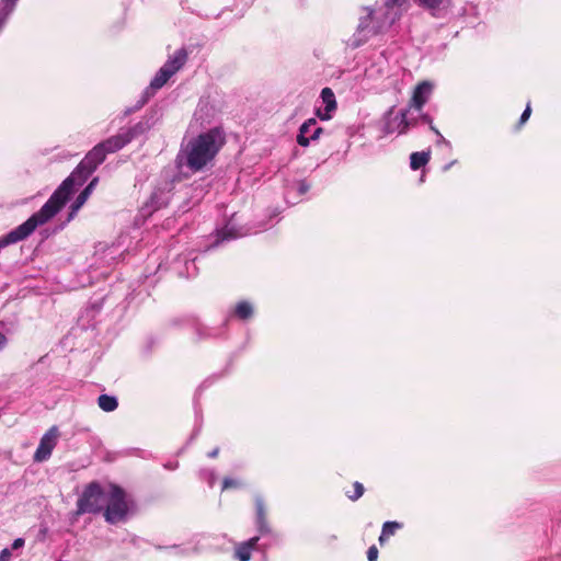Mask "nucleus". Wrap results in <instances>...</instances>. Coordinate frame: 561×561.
Masks as SVG:
<instances>
[{
  "mask_svg": "<svg viewBox=\"0 0 561 561\" xmlns=\"http://www.w3.org/2000/svg\"><path fill=\"white\" fill-rule=\"evenodd\" d=\"M105 159L106 156L101 150V146L95 145L38 211L34 213L26 221L7 234L0 237V250L26 239L38 226L51 219L68 202L75 187L83 185Z\"/></svg>",
  "mask_w": 561,
  "mask_h": 561,
  "instance_id": "obj_1",
  "label": "nucleus"
},
{
  "mask_svg": "<svg viewBox=\"0 0 561 561\" xmlns=\"http://www.w3.org/2000/svg\"><path fill=\"white\" fill-rule=\"evenodd\" d=\"M226 142V136L220 127H214L196 137L182 142L176 162L192 172L202 171L217 156Z\"/></svg>",
  "mask_w": 561,
  "mask_h": 561,
  "instance_id": "obj_2",
  "label": "nucleus"
},
{
  "mask_svg": "<svg viewBox=\"0 0 561 561\" xmlns=\"http://www.w3.org/2000/svg\"><path fill=\"white\" fill-rule=\"evenodd\" d=\"M186 60L187 51L183 47L178 49L173 56H170L152 78L149 87H147L142 92L141 98L135 107H142L154 95L156 91L161 89L168 80L185 65Z\"/></svg>",
  "mask_w": 561,
  "mask_h": 561,
  "instance_id": "obj_3",
  "label": "nucleus"
},
{
  "mask_svg": "<svg viewBox=\"0 0 561 561\" xmlns=\"http://www.w3.org/2000/svg\"><path fill=\"white\" fill-rule=\"evenodd\" d=\"M105 500L106 506L103 508V515L105 520L112 525L125 522L135 508L134 502L128 500L125 491L116 484L110 485Z\"/></svg>",
  "mask_w": 561,
  "mask_h": 561,
  "instance_id": "obj_4",
  "label": "nucleus"
},
{
  "mask_svg": "<svg viewBox=\"0 0 561 561\" xmlns=\"http://www.w3.org/2000/svg\"><path fill=\"white\" fill-rule=\"evenodd\" d=\"M102 485L98 481H92L85 485L81 495L77 501L76 516L83 514H99L104 508V501L106 499Z\"/></svg>",
  "mask_w": 561,
  "mask_h": 561,
  "instance_id": "obj_5",
  "label": "nucleus"
},
{
  "mask_svg": "<svg viewBox=\"0 0 561 561\" xmlns=\"http://www.w3.org/2000/svg\"><path fill=\"white\" fill-rule=\"evenodd\" d=\"M255 525L259 533L256 537L264 539L260 545L261 551H265L280 542V535L275 533L267 522L264 500L261 496L255 497Z\"/></svg>",
  "mask_w": 561,
  "mask_h": 561,
  "instance_id": "obj_6",
  "label": "nucleus"
},
{
  "mask_svg": "<svg viewBox=\"0 0 561 561\" xmlns=\"http://www.w3.org/2000/svg\"><path fill=\"white\" fill-rule=\"evenodd\" d=\"M255 525L259 533L256 537L264 539L260 545L261 551H265L280 542V535L275 533L267 522L264 500L261 496L255 497Z\"/></svg>",
  "mask_w": 561,
  "mask_h": 561,
  "instance_id": "obj_7",
  "label": "nucleus"
},
{
  "mask_svg": "<svg viewBox=\"0 0 561 561\" xmlns=\"http://www.w3.org/2000/svg\"><path fill=\"white\" fill-rule=\"evenodd\" d=\"M146 129L147 127L144 123H138L128 128H122L116 135L101 141L98 146H101V150L105 156L114 153L128 145L137 136L144 134Z\"/></svg>",
  "mask_w": 561,
  "mask_h": 561,
  "instance_id": "obj_8",
  "label": "nucleus"
},
{
  "mask_svg": "<svg viewBox=\"0 0 561 561\" xmlns=\"http://www.w3.org/2000/svg\"><path fill=\"white\" fill-rule=\"evenodd\" d=\"M58 427L51 426L41 438L38 447L34 454V460L42 462L47 460L57 444Z\"/></svg>",
  "mask_w": 561,
  "mask_h": 561,
  "instance_id": "obj_9",
  "label": "nucleus"
},
{
  "mask_svg": "<svg viewBox=\"0 0 561 561\" xmlns=\"http://www.w3.org/2000/svg\"><path fill=\"white\" fill-rule=\"evenodd\" d=\"M323 110L318 108V118L321 121H328L333 117V114L337 110V102L334 92L330 88H323L320 93Z\"/></svg>",
  "mask_w": 561,
  "mask_h": 561,
  "instance_id": "obj_10",
  "label": "nucleus"
},
{
  "mask_svg": "<svg viewBox=\"0 0 561 561\" xmlns=\"http://www.w3.org/2000/svg\"><path fill=\"white\" fill-rule=\"evenodd\" d=\"M432 91L433 84L430 81H421L413 91L410 106L421 111L432 94Z\"/></svg>",
  "mask_w": 561,
  "mask_h": 561,
  "instance_id": "obj_11",
  "label": "nucleus"
},
{
  "mask_svg": "<svg viewBox=\"0 0 561 561\" xmlns=\"http://www.w3.org/2000/svg\"><path fill=\"white\" fill-rule=\"evenodd\" d=\"M170 202V190L156 187L148 202L146 203L144 209L147 210L148 214H151L162 207H165Z\"/></svg>",
  "mask_w": 561,
  "mask_h": 561,
  "instance_id": "obj_12",
  "label": "nucleus"
},
{
  "mask_svg": "<svg viewBox=\"0 0 561 561\" xmlns=\"http://www.w3.org/2000/svg\"><path fill=\"white\" fill-rule=\"evenodd\" d=\"M188 328L196 334L197 340H206L219 336L218 329L204 325L196 317L188 316L183 319Z\"/></svg>",
  "mask_w": 561,
  "mask_h": 561,
  "instance_id": "obj_13",
  "label": "nucleus"
},
{
  "mask_svg": "<svg viewBox=\"0 0 561 561\" xmlns=\"http://www.w3.org/2000/svg\"><path fill=\"white\" fill-rule=\"evenodd\" d=\"M260 537H252L249 540H245L239 543L234 549V557L239 561H249L251 559V553L253 550H260L259 546Z\"/></svg>",
  "mask_w": 561,
  "mask_h": 561,
  "instance_id": "obj_14",
  "label": "nucleus"
},
{
  "mask_svg": "<svg viewBox=\"0 0 561 561\" xmlns=\"http://www.w3.org/2000/svg\"><path fill=\"white\" fill-rule=\"evenodd\" d=\"M98 183V178H94L80 192V194L77 196L76 201L71 205V209L67 219V222L72 220L75 216L77 215L78 210L84 205L89 196L91 195L94 186Z\"/></svg>",
  "mask_w": 561,
  "mask_h": 561,
  "instance_id": "obj_15",
  "label": "nucleus"
},
{
  "mask_svg": "<svg viewBox=\"0 0 561 561\" xmlns=\"http://www.w3.org/2000/svg\"><path fill=\"white\" fill-rule=\"evenodd\" d=\"M309 190L310 184H308L306 181L301 180L294 182L286 187L285 198L288 203L295 204L296 202L290 201L291 195L296 193L298 196H304Z\"/></svg>",
  "mask_w": 561,
  "mask_h": 561,
  "instance_id": "obj_16",
  "label": "nucleus"
},
{
  "mask_svg": "<svg viewBox=\"0 0 561 561\" xmlns=\"http://www.w3.org/2000/svg\"><path fill=\"white\" fill-rule=\"evenodd\" d=\"M313 124H316V118L311 117L300 126L299 134L297 136V142L300 146L307 147L310 140L316 139V130H313L309 137L305 135L308 131L309 126Z\"/></svg>",
  "mask_w": 561,
  "mask_h": 561,
  "instance_id": "obj_17",
  "label": "nucleus"
},
{
  "mask_svg": "<svg viewBox=\"0 0 561 561\" xmlns=\"http://www.w3.org/2000/svg\"><path fill=\"white\" fill-rule=\"evenodd\" d=\"M242 236L243 233L239 229L231 226L230 222L217 231V238L220 241L233 240Z\"/></svg>",
  "mask_w": 561,
  "mask_h": 561,
  "instance_id": "obj_18",
  "label": "nucleus"
},
{
  "mask_svg": "<svg viewBox=\"0 0 561 561\" xmlns=\"http://www.w3.org/2000/svg\"><path fill=\"white\" fill-rule=\"evenodd\" d=\"M430 152L425 151H416L411 153L410 156V167L412 170H419L423 167H425L430 161Z\"/></svg>",
  "mask_w": 561,
  "mask_h": 561,
  "instance_id": "obj_19",
  "label": "nucleus"
},
{
  "mask_svg": "<svg viewBox=\"0 0 561 561\" xmlns=\"http://www.w3.org/2000/svg\"><path fill=\"white\" fill-rule=\"evenodd\" d=\"M98 404L104 412H113L118 407V401L115 396L101 394L98 398Z\"/></svg>",
  "mask_w": 561,
  "mask_h": 561,
  "instance_id": "obj_20",
  "label": "nucleus"
},
{
  "mask_svg": "<svg viewBox=\"0 0 561 561\" xmlns=\"http://www.w3.org/2000/svg\"><path fill=\"white\" fill-rule=\"evenodd\" d=\"M400 528H402V524L398 522H386L382 525L381 534L379 536L380 545H383L385 541H387L389 537L394 535V533Z\"/></svg>",
  "mask_w": 561,
  "mask_h": 561,
  "instance_id": "obj_21",
  "label": "nucleus"
},
{
  "mask_svg": "<svg viewBox=\"0 0 561 561\" xmlns=\"http://www.w3.org/2000/svg\"><path fill=\"white\" fill-rule=\"evenodd\" d=\"M18 0H0V27H2L13 12Z\"/></svg>",
  "mask_w": 561,
  "mask_h": 561,
  "instance_id": "obj_22",
  "label": "nucleus"
},
{
  "mask_svg": "<svg viewBox=\"0 0 561 561\" xmlns=\"http://www.w3.org/2000/svg\"><path fill=\"white\" fill-rule=\"evenodd\" d=\"M236 316L241 320H247L253 314V307L248 301H240L234 309Z\"/></svg>",
  "mask_w": 561,
  "mask_h": 561,
  "instance_id": "obj_23",
  "label": "nucleus"
},
{
  "mask_svg": "<svg viewBox=\"0 0 561 561\" xmlns=\"http://www.w3.org/2000/svg\"><path fill=\"white\" fill-rule=\"evenodd\" d=\"M448 0H419V5L430 10L433 16H436V11L440 9Z\"/></svg>",
  "mask_w": 561,
  "mask_h": 561,
  "instance_id": "obj_24",
  "label": "nucleus"
},
{
  "mask_svg": "<svg viewBox=\"0 0 561 561\" xmlns=\"http://www.w3.org/2000/svg\"><path fill=\"white\" fill-rule=\"evenodd\" d=\"M364 492H365L364 485L360 482L356 481V482L353 483V492H350V491L346 492V496L351 501L355 502L359 497L363 496Z\"/></svg>",
  "mask_w": 561,
  "mask_h": 561,
  "instance_id": "obj_25",
  "label": "nucleus"
},
{
  "mask_svg": "<svg viewBox=\"0 0 561 561\" xmlns=\"http://www.w3.org/2000/svg\"><path fill=\"white\" fill-rule=\"evenodd\" d=\"M25 546V539L24 538H16L13 540L11 547L9 548L15 557H20L22 554V550Z\"/></svg>",
  "mask_w": 561,
  "mask_h": 561,
  "instance_id": "obj_26",
  "label": "nucleus"
},
{
  "mask_svg": "<svg viewBox=\"0 0 561 561\" xmlns=\"http://www.w3.org/2000/svg\"><path fill=\"white\" fill-rule=\"evenodd\" d=\"M378 549L376 546H371L367 550V559L368 561H377L378 560Z\"/></svg>",
  "mask_w": 561,
  "mask_h": 561,
  "instance_id": "obj_27",
  "label": "nucleus"
},
{
  "mask_svg": "<svg viewBox=\"0 0 561 561\" xmlns=\"http://www.w3.org/2000/svg\"><path fill=\"white\" fill-rule=\"evenodd\" d=\"M14 553L9 548H3L0 551V561H11Z\"/></svg>",
  "mask_w": 561,
  "mask_h": 561,
  "instance_id": "obj_28",
  "label": "nucleus"
},
{
  "mask_svg": "<svg viewBox=\"0 0 561 561\" xmlns=\"http://www.w3.org/2000/svg\"><path fill=\"white\" fill-rule=\"evenodd\" d=\"M408 0H385V5L388 9L396 8V7H402L405 4Z\"/></svg>",
  "mask_w": 561,
  "mask_h": 561,
  "instance_id": "obj_29",
  "label": "nucleus"
},
{
  "mask_svg": "<svg viewBox=\"0 0 561 561\" xmlns=\"http://www.w3.org/2000/svg\"><path fill=\"white\" fill-rule=\"evenodd\" d=\"M530 114H531V107L529 104H527L526 108L524 110V112L520 116L519 125L525 124L527 122V119L530 117Z\"/></svg>",
  "mask_w": 561,
  "mask_h": 561,
  "instance_id": "obj_30",
  "label": "nucleus"
},
{
  "mask_svg": "<svg viewBox=\"0 0 561 561\" xmlns=\"http://www.w3.org/2000/svg\"><path fill=\"white\" fill-rule=\"evenodd\" d=\"M201 474H203L207 480H208V483L210 486L214 485L215 483V480H216V477H215V473L213 471H209V470H203L201 472Z\"/></svg>",
  "mask_w": 561,
  "mask_h": 561,
  "instance_id": "obj_31",
  "label": "nucleus"
},
{
  "mask_svg": "<svg viewBox=\"0 0 561 561\" xmlns=\"http://www.w3.org/2000/svg\"><path fill=\"white\" fill-rule=\"evenodd\" d=\"M238 482L231 478H225L222 481V490H227L232 486H237Z\"/></svg>",
  "mask_w": 561,
  "mask_h": 561,
  "instance_id": "obj_32",
  "label": "nucleus"
},
{
  "mask_svg": "<svg viewBox=\"0 0 561 561\" xmlns=\"http://www.w3.org/2000/svg\"><path fill=\"white\" fill-rule=\"evenodd\" d=\"M8 344V337L5 334L0 332V351H2Z\"/></svg>",
  "mask_w": 561,
  "mask_h": 561,
  "instance_id": "obj_33",
  "label": "nucleus"
},
{
  "mask_svg": "<svg viewBox=\"0 0 561 561\" xmlns=\"http://www.w3.org/2000/svg\"><path fill=\"white\" fill-rule=\"evenodd\" d=\"M218 454H219V448L216 447L211 451L208 453V457L209 458H216L218 456Z\"/></svg>",
  "mask_w": 561,
  "mask_h": 561,
  "instance_id": "obj_34",
  "label": "nucleus"
},
{
  "mask_svg": "<svg viewBox=\"0 0 561 561\" xmlns=\"http://www.w3.org/2000/svg\"><path fill=\"white\" fill-rule=\"evenodd\" d=\"M423 118H424L426 122L431 123V118H430L427 115H425Z\"/></svg>",
  "mask_w": 561,
  "mask_h": 561,
  "instance_id": "obj_35",
  "label": "nucleus"
},
{
  "mask_svg": "<svg viewBox=\"0 0 561 561\" xmlns=\"http://www.w3.org/2000/svg\"><path fill=\"white\" fill-rule=\"evenodd\" d=\"M317 133H318V137H319L320 134L322 133V129L320 127H318Z\"/></svg>",
  "mask_w": 561,
  "mask_h": 561,
  "instance_id": "obj_36",
  "label": "nucleus"
},
{
  "mask_svg": "<svg viewBox=\"0 0 561 561\" xmlns=\"http://www.w3.org/2000/svg\"><path fill=\"white\" fill-rule=\"evenodd\" d=\"M431 129L434 130L436 134H439L438 130L434 126H431Z\"/></svg>",
  "mask_w": 561,
  "mask_h": 561,
  "instance_id": "obj_37",
  "label": "nucleus"
}]
</instances>
